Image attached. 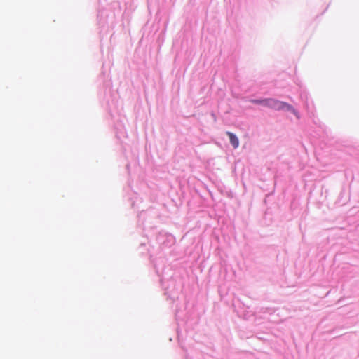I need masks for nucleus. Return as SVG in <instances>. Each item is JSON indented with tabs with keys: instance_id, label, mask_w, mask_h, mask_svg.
I'll return each mask as SVG.
<instances>
[{
	"instance_id": "obj_1",
	"label": "nucleus",
	"mask_w": 359,
	"mask_h": 359,
	"mask_svg": "<svg viewBox=\"0 0 359 359\" xmlns=\"http://www.w3.org/2000/svg\"><path fill=\"white\" fill-rule=\"evenodd\" d=\"M98 81L100 83L98 95L101 100L105 102L106 104L109 107V112H111L114 110L112 106L117 95L112 90L111 81L108 79V76H106V72L103 69L98 77Z\"/></svg>"
},
{
	"instance_id": "obj_2",
	"label": "nucleus",
	"mask_w": 359,
	"mask_h": 359,
	"mask_svg": "<svg viewBox=\"0 0 359 359\" xmlns=\"http://www.w3.org/2000/svg\"><path fill=\"white\" fill-rule=\"evenodd\" d=\"M249 102L275 111H282L283 112H297L292 104L275 98L270 97L250 99L249 100Z\"/></svg>"
},
{
	"instance_id": "obj_3",
	"label": "nucleus",
	"mask_w": 359,
	"mask_h": 359,
	"mask_svg": "<svg viewBox=\"0 0 359 359\" xmlns=\"http://www.w3.org/2000/svg\"><path fill=\"white\" fill-rule=\"evenodd\" d=\"M300 99L306 112H313L316 110L313 102L306 89L300 92Z\"/></svg>"
},
{
	"instance_id": "obj_4",
	"label": "nucleus",
	"mask_w": 359,
	"mask_h": 359,
	"mask_svg": "<svg viewBox=\"0 0 359 359\" xmlns=\"http://www.w3.org/2000/svg\"><path fill=\"white\" fill-rule=\"evenodd\" d=\"M107 11L105 10H100L97 13V22L100 26L104 27L107 23Z\"/></svg>"
},
{
	"instance_id": "obj_5",
	"label": "nucleus",
	"mask_w": 359,
	"mask_h": 359,
	"mask_svg": "<svg viewBox=\"0 0 359 359\" xmlns=\"http://www.w3.org/2000/svg\"><path fill=\"white\" fill-rule=\"evenodd\" d=\"M226 135L229 136L230 143L231 144L233 147L234 149L238 148L239 146V140H238V138L237 137V136L235 134H233L231 132H229V131L226 132Z\"/></svg>"
},
{
	"instance_id": "obj_6",
	"label": "nucleus",
	"mask_w": 359,
	"mask_h": 359,
	"mask_svg": "<svg viewBox=\"0 0 359 359\" xmlns=\"http://www.w3.org/2000/svg\"><path fill=\"white\" fill-rule=\"evenodd\" d=\"M294 83H295L297 86H299V87L300 88V92H302V90L303 89H306V88H304V86H303V84H302V81H301L299 79H297L294 81Z\"/></svg>"
}]
</instances>
